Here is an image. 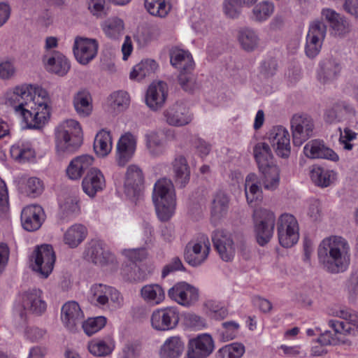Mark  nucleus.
Masks as SVG:
<instances>
[{
    "label": "nucleus",
    "instance_id": "obj_1",
    "mask_svg": "<svg viewBox=\"0 0 358 358\" xmlns=\"http://www.w3.org/2000/svg\"><path fill=\"white\" fill-rule=\"evenodd\" d=\"M253 155L262 173V179L264 189L275 190L279 185L280 170L273 162V156L269 145L263 142L257 143L253 148Z\"/></svg>",
    "mask_w": 358,
    "mask_h": 358
},
{
    "label": "nucleus",
    "instance_id": "obj_2",
    "mask_svg": "<svg viewBox=\"0 0 358 358\" xmlns=\"http://www.w3.org/2000/svg\"><path fill=\"white\" fill-rule=\"evenodd\" d=\"M83 131L79 122L67 120L61 123L55 130L57 153L63 157L73 153L82 144Z\"/></svg>",
    "mask_w": 358,
    "mask_h": 358
},
{
    "label": "nucleus",
    "instance_id": "obj_3",
    "mask_svg": "<svg viewBox=\"0 0 358 358\" xmlns=\"http://www.w3.org/2000/svg\"><path fill=\"white\" fill-rule=\"evenodd\" d=\"M152 200L159 218L162 221H168L176 207L175 189L170 179L162 178L156 182Z\"/></svg>",
    "mask_w": 358,
    "mask_h": 358
},
{
    "label": "nucleus",
    "instance_id": "obj_4",
    "mask_svg": "<svg viewBox=\"0 0 358 358\" xmlns=\"http://www.w3.org/2000/svg\"><path fill=\"white\" fill-rule=\"evenodd\" d=\"M33 104L29 105L22 116L28 128L40 129L50 117V99L46 90L40 89L33 97Z\"/></svg>",
    "mask_w": 358,
    "mask_h": 358
},
{
    "label": "nucleus",
    "instance_id": "obj_5",
    "mask_svg": "<svg viewBox=\"0 0 358 358\" xmlns=\"http://www.w3.org/2000/svg\"><path fill=\"white\" fill-rule=\"evenodd\" d=\"M253 220L257 243L264 246L273 236L275 223V214L266 208H257L253 212Z\"/></svg>",
    "mask_w": 358,
    "mask_h": 358
},
{
    "label": "nucleus",
    "instance_id": "obj_6",
    "mask_svg": "<svg viewBox=\"0 0 358 358\" xmlns=\"http://www.w3.org/2000/svg\"><path fill=\"white\" fill-rule=\"evenodd\" d=\"M277 231L280 244L284 248H291L299 238V227L296 218L292 214H282L277 222Z\"/></svg>",
    "mask_w": 358,
    "mask_h": 358
},
{
    "label": "nucleus",
    "instance_id": "obj_7",
    "mask_svg": "<svg viewBox=\"0 0 358 358\" xmlns=\"http://www.w3.org/2000/svg\"><path fill=\"white\" fill-rule=\"evenodd\" d=\"M210 251L208 237L201 234L196 240L189 242L185 249L184 258L192 266H199L208 258Z\"/></svg>",
    "mask_w": 358,
    "mask_h": 358
},
{
    "label": "nucleus",
    "instance_id": "obj_8",
    "mask_svg": "<svg viewBox=\"0 0 358 358\" xmlns=\"http://www.w3.org/2000/svg\"><path fill=\"white\" fill-rule=\"evenodd\" d=\"M292 141L300 146L313 135L315 124L313 118L304 113L294 114L290 121Z\"/></svg>",
    "mask_w": 358,
    "mask_h": 358
},
{
    "label": "nucleus",
    "instance_id": "obj_9",
    "mask_svg": "<svg viewBox=\"0 0 358 358\" xmlns=\"http://www.w3.org/2000/svg\"><path fill=\"white\" fill-rule=\"evenodd\" d=\"M34 90L31 85L17 86L6 93V103L22 117L29 105L33 104Z\"/></svg>",
    "mask_w": 358,
    "mask_h": 358
},
{
    "label": "nucleus",
    "instance_id": "obj_10",
    "mask_svg": "<svg viewBox=\"0 0 358 358\" xmlns=\"http://www.w3.org/2000/svg\"><path fill=\"white\" fill-rule=\"evenodd\" d=\"M179 320L180 312L172 306L154 310L150 318L152 328L161 331L174 329Z\"/></svg>",
    "mask_w": 358,
    "mask_h": 358
},
{
    "label": "nucleus",
    "instance_id": "obj_11",
    "mask_svg": "<svg viewBox=\"0 0 358 358\" xmlns=\"http://www.w3.org/2000/svg\"><path fill=\"white\" fill-rule=\"evenodd\" d=\"M34 263L31 265L34 271L43 278H48L52 272L56 257L50 245L38 246L34 251Z\"/></svg>",
    "mask_w": 358,
    "mask_h": 358
},
{
    "label": "nucleus",
    "instance_id": "obj_12",
    "mask_svg": "<svg viewBox=\"0 0 358 358\" xmlns=\"http://www.w3.org/2000/svg\"><path fill=\"white\" fill-rule=\"evenodd\" d=\"M212 241L215 250L223 261L230 262L234 259L236 248L229 232L217 229L213 233Z\"/></svg>",
    "mask_w": 358,
    "mask_h": 358
},
{
    "label": "nucleus",
    "instance_id": "obj_13",
    "mask_svg": "<svg viewBox=\"0 0 358 358\" xmlns=\"http://www.w3.org/2000/svg\"><path fill=\"white\" fill-rule=\"evenodd\" d=\"M267 135L275 153L280 157H288L291 152L290 135L288 130L282 126H277L273 127Z\"/></svg>",
    "mask_w": 358,
    "mask_h": 358
},
{
    "label": "nucleus",
    "instance_id": "obj_14",
    "mask_svg": "<svg viewBox=\"0 0 358 358\" xmlns=\"http://www.w3.org/2000/svg\"><path fill=\"white\" fill-rule=\"evenodd\" d=\"M99 44L95 39L76 37L73 48L76 60L83 65L90 62L97 55Z\"/></svg>",
    "mask_w": 358,
    "mask_h": 358
},
{
    "label": "nucleus",
    "instance_id": "obj_15",
    "mask_svg": "<svg viewBox=\"0 0 358 358\" xmlns=\"http://www.w3.org/2000/svg\"><path fill=\"white\" fill-rule=\"evenodd\" d=\"M169 297L183 306H190L199 299L198 290L185 282L176 284L168 291Z\"/></svg>",
    "mask_w": 358,
    "mask_h": 358
},
{
    "label": "nucleus",
    "instance_id": "obj_16",
    "mask_svg": "<svg viewBox=\"0 0 358 358\" xmlns=\"http://www.w3.org/2000/svg\"><path fill=\"white\" fill-rule=\"evenodd\" d=\"M320 264L330 273L336 271V236L324 238L317 248Z\"/></svg>",
    "mask_w": 358,
    "mask_h": 358
},
{
    "label": "nucleus",
    "instance_id": "obj_17",
    "mask_svg": "<svg viewBox=\"0 0 358 358\" xmlns=\"http://www.w3.org/2000/svg\"><path fill=\"white\" fill-rule=\"evenodd\" d=\"M214 342L212 337L203 334L189 339L187 344V358H206L213 351Z\"/></svg>",
    "mask_w": 358,
    "mask_h": 358
},
{
    "label": "nucleus",
    "instance_id": "obj_18",
    "mask_svg": "<svg viewBox=\"0 0 358 358\" xmlns=\"http://www.w3.org/2000/svg\"><path fill=\"white\" fill-rule=\"evenodd\" d=\"M61 319L69 331L76 332L83 323L84 314L76 301H68L62 308Z\"/></svg>",
    "mask_w": 358,
    "mask_h": 358
},
{
    "label": "nucleus",
    "instance_id": "obj_19",
    "mask_svg": "<svg viewBox=\"0 0 358 358\" xmlns=\"http://www.w3.org/2000/svg\"><path fill=\"white\" fill-rule=\"evenodd\" d=\"M166 122L173 127H182L189 124L192 116L189 108L181 102H176L164 111Z\"/></svg>",
    "mask_w": 358,
    "mask_h": 358
},
{
    "label": "nucleus",
    "instance_id": "obj_20",
    "mask_svg": "<svg viewBox=\"0 0 358 358\" xmlns=\"http://www.w3.org/2000/svg\"><path fill=\"white\" fill-rule=\"evenodd\" d=\"M137 138L130 132L120 138L117 145V163L124 166L133 157L136 149Z\"/></svg>",
    "mask_w": 358,
    "mask_h": 358
},
{
    "label": "nucleus",
    "instance_id": "obj_21",
    "mask_svg": "<svg viewBox=\"0 0 358 358\" xmlns=\"http://www.w3.org/2000/svg\"><path fill=\"white\" fill-rule=\"evenodd\" d=\"M43 209L38 205L28 206L21 213V222L23 228L28 231L38 230L45 221Z\"/></svg>",
    "mask_w": 358,
    "mask_h": 358
},
{
    "label": "nucleus",
    "instance_id": "obj_22",
    "mask_svg": "<svg viewBox=\"0 0 358 358\" xmlns=\"http://www.w3.org/2000/svg\"><path fill=\"white\" fill-rule=\"evenodd\" d=\"M42 294V291L36 288L25 292L22 296L24 310L36 315L44 313L47 308V303L43 299Z\"/></svg>",
    "mask_w": 358,
    "mask_h": 358
},
{
    "label": "nucleus",
    "instance_id": "obj_23",
    "mask_svg": "<svg viewBox=\"0 0 358 358\" xmlns=\"http://www.w3.org/2000/svg\"><path fill=\"white\" fill-rule=\"evenodd\" d=\"M167 97V85L163 81L152 83L146 92L145 102L147 106L153 110L161 108Z\"/></svg>",
    "mask_w": 358,
    "mask_h": 358
},
{
    "label": "nucleus",
    "instance_id": "obj_24",
    "mask_svg": "<svg viewBox=\"0 0 358 358\" xmlns=\"http://www.w3.org/2000/svg\"><path fill=\"white\" fill-rule=\"evenodd\" d=\"M173 180L180 188L185 187L189 182L191 171L187 159L181 155H176L171 162Z\"/></svg>",
    "mask_w": 358,
    "mask_h": 358
},
{
    "label": "nucleus",
    "instance_id": "obj_25",
    "mask_svg": "<svg viewBox=\"0 0 358 358\" xmlns=\"http://www.w3.org/2000/svg\"><path fill=\"white\" fill-rule=\"evenodd\" d=\"M144 181L140 168L136 165L128 167L124 181V193L129 197L139 194Z\"/></svg>",
    "mask_w": 358,
    "mask_h": 358
},
{
    "label": "nucleus",
    "instance_id": "obj_26",
    "mask_svg": "<svg viewBox=\"0 0 358 358\" xmlns=\"http://www.w3.org/2000/svg\"><path fill=\"white\" fill-rule=\"evenodd\" d=\"M106 185L105 178L101 171L96 168L91 169L84 178L82 186L83 191L90 197L101 191Z\"/></svg>",
    "mask_w": 358,
    "mask_h": 358
},
{
    "label": "nucleus",
    "instance_id": "obj_27",
    "mask_svg": "<svg viewBox=\"0 0 358 358\" xmlns=\"http://www.w3.org/2000/svg\"><path fill=\"white\" fill-rule=\"evenodd\" d=\"M86 257L89 261L99 266H105L114 261L113 255L106 250L99 242H92L86 250Z\"/></svg>",
    "mask_w": 358,
    "mask_h": 358
},
{
    "label": "nucleus",
    "instance_id": "obj_28",
    "mask_svg": "<svg viewBox=\"0 0 358 358\" xmlns=\"http://www.w3.org/2000/svg\"><path fill=\"white\" fill-rule=\"evenodd\" d=\"M304 155L310 159H326L334 161L336 154L334 151L327 147L323 141L313 140L309 141L303 148Z\"/></svg>",
    "mask_w": 358,
    "mask_h": 358
},
{
    "label": "nucleus",
    "instance_id": "obj_29",
    "mask_svg": "<svg viewBox=\"0 0 358 358\" xmlns=\"http://www.w3.org/2000/svg\"><path fill=\"white\" fill-rule=\"evenodd\" d=\"M48 71L59 76H65L70 69V63L61 52H54L44 58Z\"/></svg>",
    "mask_w": 358,
    "mask_h": 358
},
{
    "label": "nucleus",
    "instance_id": "obj_30",
    "mask_svg": "<svg viewBox=\"0 0 358 358\" xmlns=\"http://www.w3.org/2000/svg\"><path fill=\"white\" fill-rule=\"evenodd\" d=\"M94 158L88 155L72 159L66 169V174L71 180H78L93 164Z\"/></svg>",
    "mask_w": 358,
    "mask_h": 358
},
{
    "label": "nucleus",
    "instance_id": "obj_31",
    "mask_svg": "<svg viewBox=\"0 0 358 358\" xmlns=\"http://www.w3.org/2000/svg\"><path fill=\"white\" fill-rule=\"evenodd\" d=\"M185 350V343L179 336L168 338L161 346V358H179Z\"/></svg>",
    "mask_w": 358,
    "mask_h": 358
},
{
    "label": "nucleus",
    "instance_id": "obj_32",
    "mask_svg": "<svg viewBox=\"0 0 358 358\" xmlns=\"http://www.w3.org/2000/svg\"><path fill=\"white\" fill-rule=\"evenodd\" d=\"M73 103L76 113L80 117H87L92 112V99L87 90L83 89L77 92L73 96Z\"/></svg>",
    "mask_w": 358,
    "mask_h": 358
},
{
    "label": "nucleus",
    "instance_id": "obj_33",
    "mask_svg": "<svg viewBox=\"0 0 358 358\" xmlns=\"http://www.w3.org/2000/svg\"><path fill=\"white\" fill-rule=\"evenodd\" d=\"M337 334H350L358 328V315L349 310L341 309L337 312Z\"/></svg>",
    "mask_w": 358,
    "mask_h": 358
},
{
    "label": "nucleus",
    "instance_id": "obj_34",
    "mask_svg": "<svg viewBox=\"0 0 358 358\" xmlns=\"http://www.w3.org/2000/svg\"><path fill=\"white\" fill-rule=\"evenodd\" d=\"M171 64L181 71H192L194 61L192 55L183 50L174 48L170 52Z\"/></svg>",
    "mask_w": 358,
    "mask_h": 358
},
{
    "label": "nucleus",
    "instance_id": "obj_35",
    "mask_svg": "<svg viewBox=\"0 0 358 358\" xmlns=\"http://www.w3.org/2000/svg\"><path fill=\"white\" fill-rule=\"evenodd\" d=\"M87 234V230L84 225L76 224L66 230L64 236V241L70 248H74L84 241Z\"/></svg>",
    "mask_w": 358,
    "mask_h": 358
},
{
    "label": "nucleus",
    "instance_id": "obj_36",
    "mask_svg": "<svg viewBox=\"0 0 358 358\" xmlns=\"http://www.w3.org/2000/svg\"><path fill=\"white\" fill-rule=\"evenodd\" d=\"M350 263V246L347 240L337 237V273L344 272Z\"/></svg>",
    "mask_w": 358,
    "mask_h": 358
},
{
    "label": "nucleus",
    "instance_id": "obj_37",
    "mask_svg": "<svg viewBox=\"0 0 358 358\" xmlns=\"http://www.w3.org/2000/svg\"><path fill=\"white\" fill-rule=\"evenodd\" d=\"M141 296L148 303L158 305L164 300L165 293L158 284H150L141 289Z\"/></svg>",
    "mask_w": 358,
    "mask_h": 358
},
{
    "label": "nucleus",
    "instance_id": "obj_38",
    "mask_svg": "<svg viewBox=\"0 0 358 358\" xmlns=\"http://www.w3.org/2000/svg\"><path fill=\"white\" fill-rule=\"evenodd\" d=\"M238 41L245 51L252 52L259 47L260 39L255 31L245 28L238 31Z\"/></svg>",
    "mask_w": 358,
    "mask_h": 358
},
{
    "label": "nucleus",
    "instance_id": "obj_39",
    "mask_svg": "<svg viewBox=\"0 0 358 358\" xmlns=\"http://www.w3.org/2000/svg\"><path fill=\"white\" fill-rule=\"evenodd\" d=\"M112 137L110 133L104 129L101 130L96 136L94 149L96 153L101 157L108 155L112 150Z\"/></svg>",
    "mask_w": 358,
    "mask_h": 358
},
{
    "label": "nucleus",
    "instance_id": "obj_40",
    "mask_svg": "<svg viewBox=\"0 0 358 358\" xmlns=\"http://www.w3.org/2000/svg\"><path fill=\"white\" fill-rule=\"evenodd\" d=\"M333 171L323 169L318 165H313L310 167L309 174L312 182L317 186L326 187L332 182L331 173Z\"/></svg>",
    "mask_w": 358,
    "mask_h": 358
},
{
    "label": "nucleus",
    "instance_id": "obj_41",
    "mask_svg": "<svg viewBox=\"0 0 358 358\" xmlns=\"http://www.w3.org/2000/svg\"><path fill=\"white\" fill-rule=\"evenodd\" d=\"M115 347L111 337L108 336L105 340H92L88 343V350L94 356L101 357L110 355Z\"/></svg>",
    "mask_w": 358,
    "mask_h": 358
},
{
    "label": "nucleus",
    "instance_id": "obj_42",
    "mask_svg": "<svg viewBox=\"0 0 358 358\" xmlns=\"http://www.w3.org/2000/svg\"><path fill=\"white\" fill-rule=\"evenodd\" d=\"M245 192L248 203L260 201L262 198V191L257 185V178L255 173H250L245 178Z\"/></svg>",
    "mask_w": 358,
    "mask_h": 358
},
{
    "label": "nucleus",
    "instance_id": "obj_43",
    "mask_svg": "<svg viewBox=\"0 0 358 358\" xmlns=\"http://www.w3.org/2000/svg\"><path fill=\"white\" fill-rule=\"evenodd\" d=\"M146 148L149 153L154 157L162 155L165 152V145L159 134L154 131L147 133L145 136Z\"/></svg>",
    "mask_w": 358,
    "mask_h": 358
},
{
    "label": "nucleus",
    "instance_id": "obj_44",
    "mask_svg": "<svg viewBox=\"0 0 358 358\" xmlns=\"http://www.w3.org/2000/svg\"><path fill=\"white\" fill-rule=\"evenodd\" d=\"M157 67V63L152 59L142 61L136 64L130 73V78L141 80L154 73Z\"/></svg>",
    "mask_w": 358,
    "mask_h": 358
},
{
    "label": "nucleus",
    "instance_id": "obj_45",
    "mask_svg": "<svg viewBox=\"0 0 358 358\" xmlns=\"http://www.w3.org/2000/svg\"><path fill=\"white\" fill-rule=\"evenodd\" d=\"M274 8L271 1H263L253 8L252 19L259 22L266 21L273 15Z\"/></svg>",
    "mask_w": 358,
    "mask_h": 358
},
{
    "label": "nucleus",
    "instance_id": "obj_46",
    "mask_svg": "<svg viewBox=\"0 0 358 358\" xmlns=\"http://www.w3.org/2000/svg\"><path fill=\"white\" fill-rule=\"evenodd\" d=\"M124 29V22L118 17L108 19L103 25L105 34L112 39L119 38L123 34Z\"/></svg>",
    "mask_w": 358,
    "mask_h": 358
},
{
    "label": "nucleus",
    "instance_id": "obj_47",
    "mask_svg": "<svg viewBox=\"0 0 358 358\" xmlns=\"http://www.w3.org/2000/svg\"><path fill=\"white\" fill-rule=\"evenodd\" d=\"M145 8L150 15L159 17H166L171 10L166 0H145Z\"/></svg>",
    "mask_w": 358,
    "mask_h": 358
},
{
    "label": "nucleus",
    "instance_id": "obj_48",
    "mask_svg": "<svg viewBox=\"0 0 358 358\" xmlns=\"http://www.w3.org/2000/svg\"><path fill=\"white\" fill-rule=\"evenodd\" d=\"M109 286L98 284L94 285L90 289V300L96 306H104L108 303Z\"/></svg>",
    "mask_w": 358,
    "mask_h": 358
},
{
    "label": "nucleus",
    "instance_id": "obj_49",
    "mask_svg": "<svg viewBox=\"0 0 358 358\" xmlns=\"http://www.w3.org/2000/svg\"><path fill=\"white\" fill-rule=\"evenodd\" d=\"M10 155L15 160L24 162L34 158L35 152L27 145L17 143L11 147Z\"/></svg>",
    "mask_w": 358,
    "mask_h": 358
},
{
    "label": "nucleus",
    "instance_id": "obj_50",
    "mask_svg": "<svg viewBox=\"0 0 358 358\" xmlns=\"http://www.w3.org/2000/svg\"><path fill=\"white\" fill-rule=\"evenodd\" d=\"M245 352V346L238 343H231L222 348L217 358H241Z\"/></svg>",
    "mask_w": 358,
    "mask_h": 358
},
{
    "label": "nucleus",
    "instance_id": "obj_51",
    "mask_svg": "<svg viewBox=\"0 0 358 358\" xmlns=\"http://www.w3.org/2000/svg\"><path fill=\"white\" fill-rule=\"evenodd\" d=\"M336 75V63L334 59L324 61L321 64V69L318 73V79L323 84L329 83L333 80Z\"/></svg>",
    "mask_w": 358,
    "mask_h": 358
},
{
    "label": "nucleus",
    "instance_id": "obj_52",
    "mask_svg": "<svg viewBox=\"0 0 358 358\" xmlns=\"http://www.w3.org/2000/svg\"><path fill=\"white\" fill-rule=\"evenodd\" d=\"M106 323L105 317L99 316L93 318H89L86 321H83L82 327L85 333L88 336L96 333L101 330Z\"/></svg>",
    "mask_w": 358,
    "mask_h": 358
},
{
    "label": "nucleus",
    "instance_id": "obj_53",
    "mask_svg": "<svg viewBox=\"0 0 358 358\" xmlns=\"http://www.w3.org/2000/svg\"><path fill=\"white\" fill-rule=\"evenodd\" d=\"M207 309L211 313V316L215 320H223L228 315V310L223 303L217 300L210 299L205 303Z\"/></svg>",
    "mask_w": 358,
    "mask_h": 358
},
{
    "label": "nucleus",
    "instance_id": "obj_54",
    "mask_svg": "<svg viewBox=\"0 0 358 358\" xmlns=\"http://www.w3.org/2000/svg\"><path fill=\"white\" fill-rule=\"evenodd\" d=\"M229 199L224 193H217L213 201L212 213L218 217L224 215L228 209Z\"/></svg>",
    "mask_w": 358,
    "mask_h": 358
},
{
    "label": "nucleus",
    "instance_id": "obj_55",
    "mask_svg": "<svg viewBox=\"0 0 358 358\" xmlns=\"http://www.w3.org/2000/svg\"><path fill=\"white\" fill-rule=\"evenodd\" d=\"M220 336L224 341H229L236 338L238 332L239 324L234 321L225 322L222 324Z\"/></svg>",
    "mask_w": 358,
    "mask_h": 358
},
{
    "label": "nucleus",
    "instance_id": "obj_56",
    "mask_svg": "<svg viewBox=\"0 0 358 358\" xmlns=\"http://www.w3.org/2000/svg\"><path fill=\"white\" fill-rule=\"evenodd\" d=\"M63 215L66 217H72L78 214L80 207L76 199L69 197L60 205Z\"/></svg>",
    "mask_w": 358,
    "mask_h": 358
},
{
    "label": "nucleus",
    "instance_id": "obj_57",
    "mask_svg": "<svg viewBox=\"0 0 358 358\" xmlns=\"http://www.w3.org/2000/svg\"><path fill=\"white\" fill-rule=\"evenodd\" d=\"M322 41L317 39V37L306 36V43L305 47L306 55L309 58L315 57L320 52Z\"/></svg>",
    "mask_w": 358,
    "mask_h": 358
},
{
    "label": "nucleus",
    "instance_id": "obj_58",
    "mask_svg": "<svg viewBox=\"0 0 358 358\" xmlns=\"http://www.w3.org/2000/svg\"><path fill=\"white\" fill-rule=\"evenodd\" d=\"M327 34V26L324 22L319 20L313 21L309 26V30L307 35L317 37V39L323 42Z\"/></svg>",
    "mask_w": 358,
    "mask_h": 358
},
{
    "label": "nucleus",
    "instance_id": "obj_59",
    "mask_svg": "<svg viewBox=\"0 0 358 358\" xmlns=\"http://www.w3.org/2000/svg\"><path fill=\"white\" fill-rule=\"evenodd\" d=\"M239 0H225L223 3L224 14L230 18H236L239 16L242 8Z\"/></svg>",
    "mask_w": 358,
    "mask_h": 358
},
{
    "label": "nucleus",
    "instance_id": "obj_60",
    "mask_svg": "<svg viewBox=\"0 0 358 358\" xmlns=\"http://www.w3.org/2000/svg\"><path fill=\"white\" fill-rule=\"evenodd\" d=\"M184 324L187 327L200 330L206 325V320L201 316L194 313H187L184 317Z\"/></svg>",
    "mask_w": 358,
    "mask_h": 358
},
{
    "label": "nucleus",
    "instance_id": "obj_61",
    "mask_svg": "<svg viewBox=\"0 0 358 358\" xmlns=\"http://www.w3.org/2000/svg\"><path fill=\"white\" fill-rule=\"evenodd\" d=\"M178 82L181 87L189 92H192L196 86L195 79L191 71H181L178 76Z\"/></svg>",
    "mask_w": 358,
    "mask_h": 358
},
{
    "label": "nucleus",
    "instance_id": "obj_62",
    "mask_svg": "<svg viewBox=\"0 0 358 358\" xmlns=\"http://www.w3.org/2000/svg\"><path fill=\"white\" fill-rule=\"evenodd\" d=\"M339 130L341 132L339 143L343 145L344 150H351L353 148V144L350 141L356 138L357 134L349 128H345L343 131L341 129Z\"/></svg>",
    "mask_w": 358,
    "mask_h": 358
},
{
    "label": "nucleus",
    "instance_id": "obj_63",
    "mask_svg": "<svg viewBox=\"0 0 358 358\" xmlns=\"http://www.w3.org/2000/svg\"><path fill=\"white\" fill-rule=\"evenodd\" d=\"M43 191L42 182L37 178H30L27 180L25 186V192L28 195L35 196Z\"/></svg>",
    "mask_w": 358,
    "mask_h": 358
},
{
    "label": "nucleus",
    "instance_id": "obj_64",
    "mask_svg": "<svg viewBox=\"0 0 358 358\" xmlns=\"http://www.w3.org/2000/svg\"><path fill=\"white\" fill-rule=\"evenodd\" d=\"M278 64L275 59L264 61L260 68V74L265 78L272 77L277 71Z\"/></svg>",
    "mask_w": 358,
    "mask_h": 358
}]
</instances>
